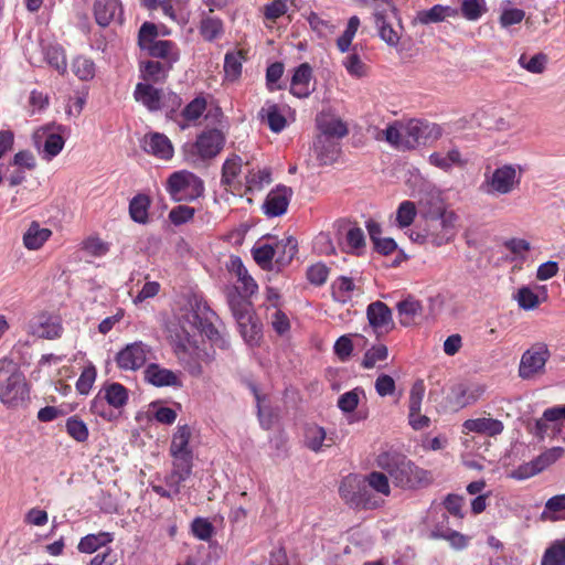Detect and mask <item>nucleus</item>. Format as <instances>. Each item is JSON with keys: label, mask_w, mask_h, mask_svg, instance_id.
<instances>
[{"label": "nucleus", "mask_w": 565, "mask_h": 565, "mask_svg": "<svg viewBox=\"0 0 565 565\" xmlns=\"http://www.w3.org/2000/svg\"><path fill=\"white\" fill-rule=\"evenodd\" d=\"M376 463L391 477L394 484L402 489L414 490L430 483L428 471L399 452H382L377 456Z\"/></svg>", "instance_id": "1"}, {"label": "nucleus", "mask_w": 565, "mask_h": 565, "mask_svg": "<svg viewBox=\"0 0 565 565\" xmlns=\"http://www.w3.org/2000/svg\"><path fill=\"white\" fill-rule=\"evenodd\" d=\"M29 398V388L23 373L15 363L0 361V401L9 406H18Z\"/></svg>", "instance_id": "2"}, {"label": "nucleus", "mask_w": 565, "mask_h": 565, "mask_svg": "<svg viewBox=\"0 0 565 565\" xmlns=\"http://www.w3.org/2000/svg\"><path fill=\"white\" fill-rule=\"evenodd\" d=\"M425 218L429 245L438 247L455 237V225L458 217L454 212H447L440 201L434 210L425 212Z\"/></svg>", "instance_id": "3"}, {"label": "nucleus", "mask_w": 565, "mask_h": 565, "mask_svg": "<svg viewBox=\"0 0 565 565\" xmlns=\"http://www.w3.org/2000/svg\"><path fill=\"white\" fill-rule=\"evenodd\" d=\"M203 180L188 170L175 171L166 182V191L174 202H192L204 193Z\"/></svg>", "instance_id": "4"}, {"label": "nucleus", "mask_w": 565, "mask_h": 565, "mask_svg": "<svg viewBox=\"0 0 565 565\" xmlns=\"http://www.w3.org/2000/svg\"><path fill=\"white\" fill-rule=\"evenodd\" d=\"M339 493L352 508L375 509L379 507L377 501L367 488L366 481L358 476H347L339 487Z\"/></svg>", "instance_id": "5"}, {"label": "nucleus", "mask_w": 565, "mask_h": 565, "mask_svg": "<svg viewBox=\"0 0 565 565\" xmlns=\"http://www.w3.org/2000/svg\"><path fill=\"white\" fill-rule=\"evenodd\" d=\"M404 150H412L438 140L443 136V128L438 124L414 118L404 124Z\"/></svg>", "instance_id": "6"}, {"label": "nucleus", "mask_w": 565, "mask_h": 565, "mask_svg": "<svg viewBox=\"0 0 565 565\" xmlns=\"http://www.w3.org/2000/svg\"><path fill=\"white\" fill-rule=\"evenodd\" d=\"M551 352L545 343L537 342L525 350L519 364V376L522 380H531L545 372V365Z\"/></svg>", "instance_id": "7"}, {"label": "nucleus", "mask_w": 565, "mask_h": 565, "mask_svg": "<svg viewBox=\"0 0 565 565\" xmlns=\"http://www.w3.org/2000/svg\"><path fill=\"white\" fill-rule=\"evenodd\" d=\"M375 24L379 29L380 38L391 46L399 43V34L392 26V19L396 18V8L391 1L377 3L374 11Z\"/></svg>", "instance_id": "8"}, {"label": "nucleus", "mask_w": 565, "mask_h": 565, "mask_svg": "<svg viewBox=\"0 0 565 565\" xmlns=\"http://www.w3.org/2000/svg\"><path fill=\"white\" fill-rule=\"evenodd\" d=\"M209 312L210 309L206 306L201 307V305L196 303V309H192L185 318L191 323L192 331H201L218 348L228 349L230 342L224 339L213 323L209 321Z\"/></svg>", "instance_id": "9"}, {"label": "nucleus", "mask_w": 565, "mask_h": 565, "mask_svg": "<svg viewBox=\"0 0 565 565\" xmlns=\"http://www.w3.org/2000/svg\"><path fill=\"white\" fill-rule=\"evenodd\" d=\"M564 452V449L562 447H553L533 460L525 462L523 465H520L516 469H514L510 477L515 480H525L529 479L540 472H542L544 469H546L548 466L554 463L559 457H562Z\"/></svg>", "instance_id": "10"}, {"label": "nucleus", "mask_w": 565, "mask_h": 565, "mask_svg": "<svg viewBox=\"0 0 565 565\" xmlns=\"http://www.w3.org/2000/svg\"><path fill=\"white\" fill-rule=\"evenodd\" d=\"M521 171L518 173L513 164L497 168L486 184L490 188L488 193L508 194L520 183Z\"/></svg>", "instance_id": "11"}, {"label": "nucleus", "mask_w": 565, "mask_h": 565, "mask_svg": "<svg viewBox=\"0 0 565 565\" xmlns=\"http://www.w3.org/2000/svg\"><path fill=\"white\" fill-rule=\"evenodd\" d=\"M150 349L142 342H134L127 344L120 350L115 358L117 366L125 371H136L143 366L147 362Z\"/></svg>", "instance_id": "12"}, {"label": "nucleus", "mask_w": 565, "mask_h": 565, "mask_svg": "<svg viewBox=\"0 0 565 565\" xmlns=\"http://www.w3.org/2000/svg\"><path fill=\"white\" fill-rule=\"evenodd\" d=\"M224 143V134L216 128H212L202 131L198 136L193 148L201 159L206 160L216 157L223 149Z\"/></svg>", "instance_id": "13"}, {"label": "nucleus", "mask_w": 565, "mask_h": 565, "mask_svg": "<svg viewBox=\"0 0 565 565\" xmlns=\"http://www.w3.org/2000/svg\"><path fill=\"white\" fill-rule=\"evenodd\" d=\"M482 393L483 388L480 386H467L460 383L450 388L446 396V405L450 411L458 412L477 402Z\"/></svg>", "instance_id": "14"}, {"label": "nucleus", "mask_w": 565, "mask_h": 565, "mask_svg": "<svg viewBox=\"0 0 565 565\" xmlns=\"http://www.w3.org/2000/svg\"><path fill=\"white\" fill-rule=\"evenodd\" d=\"M93 13L100 28H107L111 22L122 23L124 10L119 0H95Z\"/></svg>", "instance_id": "15"}, {"label": "nucleus", "mask_w": 565, "mask_h": 565, "mask_svg": "<svg viewBox=\"0 0 565 565\" xmlns=\"http://www.w3.org/2000/svg\"><path fill=\"white\" fill-rule=\"evenodd\" d=\"M62 324L57 317L40 313L29 323V332L41 339L53 340L61 337Z\"/></svg>", "instance_id": "16"}, {"label": "nucleus", "mask_w": 565, "mask_h": 565, "mask_svg": "<svg viewBox=\"0 0 565 565\" xmlns=\"http://www.w3.org/2000/svg\"><path fill=\"white\" fill-rule=\"evenodd\" d=\"M292 196V189L286 185H278L271 190L265 202L264 212L269 217L280 216L286 213L289 201Z\"/></svg>", "instance_id": "17"}, {"label": "nucleus", "mask_w": 565, "mask_h": 565, "mask_svg": "<svg viewBox=\"0 0 565 565\" xmlns=\"http://www.w3.org/2000/svg\"><path fill=\"white\" fill-rule=\"evenodd\" d=\"M64 145L65 140L60 134L46 132V129H43L34 135V146L46 161L55 158L62 151Z\"/></svg>", "instance_id": "18"}, {"label": "nucleus", "mask_w": 565, "mask_h": 565, "mask_svg": "<svg viewBox=\"0 0 565 565\" xmlns=\"http://www.w3.org/2000/svg\"><path fill=\"white\" fill-rule=\"evenodd\" d=\"M134 97L137 103L143 105L149 111H158L164 108V93L156 88L150 83H138L136 85Z\"/></svg>", "instance_id": "19"}, {"label": "nucleus", "mask_w": 565, "mask_h": 565, "mask_svg": "<svg viewBox=\"0 0 565 565\" xmlns=\"http://www.w3.org/2000/svg\"><path fill=\"white\" fill-rule=\"evenodd\" d=\"M141 148L149 154L159 159L168 160L173 156V147L169 138L160 132L145 135L141 140Z\"/></svg>", "instance_id": "20"}, {"label": "nucleus", "mask_w": 565, "mask_h": 565, "mask_svg": "<svg viewBox=\"0 0 565 565\" xmlns=\"http://www.w3.org/2000/svg\"><path fill=\"white\" fill-rule=\"evenodd\" d=\"M145 381L156 387H181L182 382L177 373L171 370L164 369L157 363L147 365L145 372Z\"/></svg>", "instance_id": "21"}, {"label": "nucleus", "mask_w": 565, "mask_h": 565, "mask_svg": "<svg viewBox=\"0 0 565 565\" xmlns=\"http://www.w3.org/2000/svg\"><path fill=\"white\" fill-rule=\"evenodd\" d=\"M312 67L309 63H301L295 68L290 83V93L298 98H307L313 88H310Z\"/></svg>", "instance_id": "22"}, {"label": "nucleus", "mask_w": 565, "mask_h": 565, "mask_svg": "<svg viewBox=\"0 0 565 565\" xmlns=\"http://www.w3.org/2000/svg\"><path fill=\"white\" fill-rule=\"evenodd\" d=\"M316 125L322 138H343L349 134L344 121L323 111L317 115Z\"/></svg>", "instance_id": "23"}, {"label": "nucleus", "mask_w": 565, "mask_h": 565, "mask_svg": "<svg viewBox=\"0 0 565 565\" xmlns=\"http://www.w3.org/2000/svg\"><path fill=\"white\" fill-rule=\"evenodd\" d=\"M399 323L404 327H411L417 323V319L423 316V306L420 301L412 296L396 305Z\"/></svg>", "instance_id": "24"}, {"label": "nucleus", "mask_w": 565, "mask_h": 565, "mask_svg": "<svg viewBox=\"0 0 565 565\" xmlns=\"http://www.w3.org/2000/svg\"><path fill=\"white\" fill-rule=\"evenodd\" d=\"M462 427L466 431L483 434L490 437L500 435L504 429L501 420L486 417L467 419L462 424Z\"/></svg>", "instance_id": "25"}, {"label": "nucleus", "mask_w": 565, "mask_h": 565, "mask_svg": "<svg viewBox=\"0 0 565 565\" xmlns=\"http://www.w3.org/2000/svg\"><path fill=\"white\" fill-rule=\"evenodd\" d=\"M148 54L151 57L162 60V63L173 65L180 58V52L175 43L169 40H158L157 42L147 45Z\"/></svg>", "instance_id": "26"}, {"label": "nucleus", "mask_w": 565, "mask_h": 565, "mask_svg": "<svg viewBox=\"0 0 565 565\" xmlns=\"http://www.w3.org/2000/svg\"><path fill=\"white\" fill-rule=\"evenodd\" d=\"M246 296V294L243 296L237 290H233L227 294V305L236 320V323L238 321H248V317L253 316L252 302Z\"/></svg>", "instance_id": "27"}, {"label": "nucleus", "mask_w": 565, "mask_h": 565, "mask_svg": "<svg viewBox=\"0 0 565 565\" xmlns=\"http://www.w3.org/2000/svg\"><path fill=\"white\" fill-rule=\"evenodd\" d=\"M172 67L169 63L147 61L140 64V73L146 83H163Z\"/></svg>", "instance_id": "28"}, {"label": "nucleus", "mask_w": 565, "mask_h": 565, "mask_svg": "<svg viewBox=\"0 0 565 565\" xmlns=\"http://www.w3.org/2000/svg\"><path fill=\"white\" fill-rule=\"evenodd\" d=\"M99 392L113 408H122L128 403V390L120 383H105Z\"/></svg>", "instance_id": "29"}, {"label": "nucleus", "mask_w": 565, "mask_h": 565, "mask_svg": "<svg viewBox=\"0 0 565 565\" xmlns=\"http://www.w3.org/2000/svg\"><path fill=\"white\" fill-rule=\"evenodd\" d=\"M366 316L373 329H380L393 323L392 310L382 301H375L367 306Z\"/></svg>", "instance_id": "30"}, {"label": "nucleus", "mask_w": 565, "mask_h": 565, "mask_svg": "<svg viewBox=\"0 0 565 565\" xmlns=\"http://www.w3.org/2000/svg\"><path fill=\"white\" fill-rule=\"evenodd\" d=\"M259 117L273 132H280L287 126V119L279 110L278 105L267 102L259 110Z\"/></svg>", "instance_id": "31"}, {"label": "nucleus", "mask_w": 565, "mask_h": 565, "mask_svg": "<svg viewBox=\"0 0 565 565\" xmlns=\"http://www.w3.org/2000/svg\"><path fill=\"white\" fill-rule=\"evenodd\" d=\"M275 248L277 249L275 263L277 268L280 269L289 265L298 253V242L295 237L289 236L278 242Z\"/></svg>", "instance_id": "32"}, {"label": "nucleus", "mask_w": 565, "mask_h": 565, "mask_svg": "<svg viewBox=\"0 0 565 565\" xmlns=\"http://www.w3.org/2000/svg\"><path fill=\"white\" fill-rule=\"evenodd\" d=\"M114 536L109 532H98L87 534L81 539L77 548L81 553L92 554L96 552L98 548L106 546L108 543L113 542Z\"/></svg>", "instance_id": "33"}, {"label": "nucleus", "mask_w": 565, "mask_h": 565, "mask_svg": "<svg viewBox=\"0 0 565 565\" xmlns=\"http://www.w3.org/2000/svg\"><path fill=\"white\" fill-rule=\"evenodd\" d=\"M49 228L41 227L39 223L32 222L23 235V244L28 249H39L51 236Z\"/></svg>", "instance_id": "34"}, {"label": "nucleus", "mask_w": 565, "mask_h": 565, "mask_svg": "<svg viewBox=\"0 0 565 565\" xmlns=\"http://www.w3.org/2000/svg\"><path fill=\"white\" fill-rule=\"evenodd\" d=\"M315 151L321 164H331L337 160L340 147L329 138L318 137L315 142Z\"/></svg>", "instance_id": "35"}, {"label": "nucleus", "mask_w": 565, "mask_h": 565, "mask_svg": "<svg viewBox=\"0 0 565 565\" xmlns=\"http://www.w3.org/2000/svg\"><path fill=\"white\" fill-rule=\"evenodd\" d=\"M230 270L233 271L238 280L243 284V290L246 295H253L258 289L256 281L248 274L246 267L244 266L242 259L238 256H232L230 266Z\"/></svg>", "instance_id": "36"}, {"label": "nucleus", "mask_w": 565, "mask_h": 565, "mask_svg": "<svg viewBox=\"0 0 565 565\" xmlns=\"http://www.w3.org/2000/svg\"><path fill=\"white\" fill-rule=\"evenodd\" d=\"M150 199L147 194L139 193L135 195L129 203V215L131 220L139 224H146L149 218Z\"/></svg>", "instance_id": "37"}, {"label": "nucleus", "mask_w": 565, "mask_h": 565, "mask_svg": "<svg viewBox=\"0 0 565 565\" xmlns=\"http://www.w3.org/2000/svg\"><path fill=\"white\" fill-rule=\"evenodd\" d=\"M429 162L444 170L448 171L452 166L463 167L466 160L461 158V153L457 148L450 149L446 154L434 152L429 156Z\"/></svg>", "instance_id": "38"}, {"label": "nucleus", "mask_w": 565, "mask_h": 565, "mask_svg": "<svg viewBox=\"0 0 565 565\" xmlns=\"http://www.w3.org/2000/svg\"><path fill=\"white\" fill-rule=\"evenodd\" d=\"M174 351L175 354L178 355L179 361L184 365V369L192 376L202 375V365L200 364L199 360L195 356H193V353L191 352L190 348L183 341L177 343Z\"/></svg>", "instance_id": "39"}, {"label": "nucleus", "mask_w": 565, "mask_h": 565, "mask_svg": "<svg viewBox=\"0 0 565 565\" xmlns=\"http://www.w3.org/2000/svg\"><path fill=\"white\" fill-rule=\"evenodd\" d=\"M237 326L241 335L249 347L259 344L262 339V324L254 316L248 317V321H238Z\"/></svg>", "instance_id": "40"}, {"label": "nucleus", "mask_w": 565, "mask_h": 565, "mask_svg": "<svg viewBox=\"0 0 565 565\" xmlns=\"http://www.w3.org/2000/svg\"><path fill=\"white\" fill-rule=\"evenodd\" d=\"M192 436V430L189 425H179L177 427L175 433L172 436L171 445H170V455L171 454H193L190 448V439Z\"/></svg>", "instance_id": "41"}, {"label": "nucleus", "mask_w": 565, "mask_h": 565, "mask_svg": "<svg viewBox=\"0 0 565 565\" xmlns=\"http://www.w3.org/2000/svg\"><path fill=\"white\" fill-rule=\"evenodd\" d=\"M246 52L238 50L233 52H227L224 57V72L225 76L234 82L242 74V65L243 62L246 61Z\"/></svg>", "instance_id": "42"}, {"label": "nucleus", "mask_w": 565, "mask_h": 565, "mask_svg": "<svg viewBox=\"0 0 565 565\" xmlns=\"http://www.w3.org/2000/svg\"><path fill=\"white\" fill-rule=\"evenodd\" d=\"M332 298L341 303H348L352 299V292L356 286L351 277L340 276L332 284Z\"/></svg>", "instance_id": "43"}, {"label": "nucleus", "mask_w": 565, "mask_h": 565, "mask_svg": "<svg viewBox=\"0 0 565 565\" xmlns=\"http://www.w3.org/2000/svg\"><path fill=\"white\" fill-rule=\"evenodd\" d=\"M541 565H565V536L551 543L542 556Z\"/></svg>", "instance_id": "44"}, {"label": "nucleus", "mask_w": 565, "mask_h": 565, "mask_svg": "<svg viewBox=\"0 0 565 565\" xmlns=\"http://www.w3.org/2000/svg\"><path fill=\"white\" fill-rule=\"evenodd\" d=\"M541 565H565V536L551 543L542 556Z\"/></svg>", "instance_id": "45"}, {"label": "nucleus", "mask_w": 565, "mask_h": 565, "mask_svg": "<svg viewBox=\"0 0 565 565\" xmlns=\"http://www.w3.org/2000/svg\"><path fill=\"white\" fill-rule=\"evenodd\" d=\"M277 249L270 244L257 242L252 248V255L255 263L263 269H270Z\"/></svg>", "instance_id": "46"}, {"label": "nucleus", "mask_w": 565, "mask_h": 565, "mask_svg": "<svg viewBox=\"0 0 565 565\" xmlns=\"http://www.w3.org/2000/svg\"><path fill=\"white\" fill-rule=\"evenodd\" d=\"M542 519L550 521L565 520V494L554 495L546 501Z\"/></svg>", "instance_id": "47"}, {"label": "nucleus", "mask_w": 565, "mask_h": 565, "mask_svg": "<svg viewBox=\"0 0 565 565\" xmlns=\"http://www.w3.org/2000/svg\"><path fill=\"white\" fill-rule=\"evenodd\" d=\"M224 32L223 22L215 17H204L200 23V33L205 41L212 42Z\"/></svg>", "instance_id": "48"}, {"label": "nucleus", "mask_w": 565, "mask_h": 565, "mask_svg": "<svg viewBox=\"0 0 565 565\" xmlns=\"http://www.w3.org/2000/svg\"><path fill=\"white\" fill-rule=\"evenodd\" d=\"M460 14L468 21H478L488 10L486 0H461Z\"/></svg>", "instance_id": "49"}, {"label": "nucleus", "mask_w": 565, "mask_h": 565, "mask_svg": "<svg viewBox=\"0 0 565 565\" xmlns=\"http://www.w3.org/2000/svg\"><path fill=\"white\" fill-rule=\"evenodd\" d=\"M328 441L326 444L327 447H330L334 441L332 438H328L326 430L322 427L315 426L308 428L306 433V445L309 449L312 451H320L323 443Z\"/></svg>", "instance_id": "50"}, {"label": "nucleus", "mask_w": 565, "mask_h": 565, "mask_svg": "<svg viewBox=\"0 0 565 565\" xmlns=\"http://www.w3.org/2000/svg\"><path fill=\"white\" fill-rule=\"evenodd\" d=\"M45 60L60 74H64L67 68L65 52L60 45H49L45 49Z\"/></svg>", "instance_id": "51"}, {"label": "nucleus", "mask_w": 565, "mask_h": 565, "mask_svg": "<svg viewBox=\"0 0 565 565\" xmlns=\"http://www.w3.org/2000/svg\"><path fill=\"white\" fill-rule=\"evenodd\" d=\"M417 215V209L413 201H403L396 211V224L399 228L408 227Z\"/></svg>", "instance_id": "52"}, {"label": "nucleus", "mask_w": 565, "mask_h": 565, "mask_svg": "<svg viewBox=\"0 0 565 565\" xmlns=\"http://www.w3.org/2000/svg\"><path fill=\"white\" fill-rule=\"evenodd\" d=\"M519 65L533 74H542L545 71L547 56L544 53H537L531 57L522 54L519 57Z\"/></svg>", "instance_id": "53"}, {"label": "nucleus", "mask_w": 565, "mask_h": 565, "mask_svg": "<svg viewBox=\"0 0 565 565\" xmlns=\"http://www.w3.org/2000/svg\"><path fill=\"white\" fill-rule=\"evenodd\" d=\"M65 428L67 434L78 443H84L88 439V427L77 416L68 417L65 424Z\"/></svg>", "instance_id": "54"}, {"label": "nucleus", "mask_w": 565, "mask_h": 565, "mask_svg": "<svg viewBox=\"0 0 565 565\" xmlns=\"http://www.w3.org/2000/svg\"><path fill=\"white\" fill-rule=\"evenodd\" d=\"M360 26V19L356 15H353L349 19L347 28L342 35L337 40V46L340 52H348L352 40L354 39L356 31Z\"/></svg>", "instance_id": "55"}, {"label": "nucleus", "mask_w": 565, "mask_h": 565, "mask_svg": "<svg viewBox=\"0 0 565 565\" xmlns=\"http://www.w3.org/2000/svg\"><path fill=\"white\" fill-rule=\"evenodd\" d=\"M388 356V349L384 344H377L370 348L362 360V367L370 370L375 366L377 362L385 361Z\"/></svg>", "instance_id": "56"}, {"label": "nucleus", "mask_w": 565, "mask_h": 565, "mask_svg": "<svg viewBox=\"0 0 565 565\" xmlns=\"http://www.w3.org/2000/svg\"><path fill=\"white\" fill-rule=\"evenodd\" d=\"M72 70L81 81H89L95 75L94 62L83 56H78L73 61Z\"/></svg>", "instance_id": "57"}, {"label": "nucleus", "mask_w": 565, "mask_h": 565, "mask_svg": "<svg viewBox=\"0 0 565 565\" xmlns=\"http://www.w3.org/2000/svg\"><path fill=\"white\" fill-rule=\"evenodd\" d=\"M242 168V159L238 156H234L223 163L222 167V183L232 185L239 174Z\"/></svg>", "instance_id": "58"}, {"label": "nucleus", "mask_w": 565, "mask_h": 565, "mask_svg": "<svg viewBox=\"0 0 565 565\" xmlns=\"http://www.w3.org/2000/svg\"><path fill=\"white\" fill-rule=\"evenodd\" d=\"M171 457L173 458L172 471L189 479L193 468V454H171Z\"/></svg>", "instance_id": "59"}, {"label": "nucleus", "mask_w": 565, "mask_h": 565, "mask_svg": "<svg viewBox=\"0 0 565 565\" xmlns=\"http://www.w3.org/2000/svg\"><path fill=\"white\" fill-rule=\"evenodd\" d=\"M89 411L92 414L99 416L108 422L116 418L113 407L108 405L105 398H103L100 392H98L97 395L90 402Z\"/></svg>", "instance_id": "60"}, {"label": "nucleus", "mask_w": 565, "mask_h": 565, "mask_svg": "<svg viewBox=\"0 0 565 565\" xmlns=\"http://www.w3.org/2000/svg\"><path fill=\"white\" fill-rule=\"evenodd\" d=\"M367 488L375 490L376 492L388 495L391 492L387 476L383 472L372 471L364 478Z\"/></svg>", "instance_id": "61"}, {"label": "nucleus", "mask_w": 565, "mask_h": 565, "mask_svg": "<svg viewBox=\"0 0 565 565\" xmlns=\"http://www.w3.org/2000/svg\"><path fill=\"white\" fill-rule=\"evenodd\" d=\"M382 134L390 145L404 150V124L395 121L394 124L387 126V128L383 130Z\"/></svg>", "instance_id": "62"}, {"label": "nucleus", "mask_w": 565, "mask_h": 565, "mask_svg": "<svg viewBox=\"0 0 565 565\" xmlns=\"http://www.w3.org/2000/svg\"><path fill=\"white\" fill-rule=\"evenodd\" d=\"M193 535L201 541H209L214 534L213 524L204 518H195L191 523Z\"/></svg>", "instance_id": "63"}, {"label": "nucleus", "mask_w": 565, "mask_h": 565, "mask_svg": "<svg viewBox=\"0 0 565 565\" xmlns=\"http://www.w3.org/2000/svg\"><path fill=\"white\" fill-rule=\"evenodd\" d=\"M206 108V99L203 96H196L182 110L185 120L193 121L199 119Z\"/></svg>", "instance_id": "64"}]
</instances>
